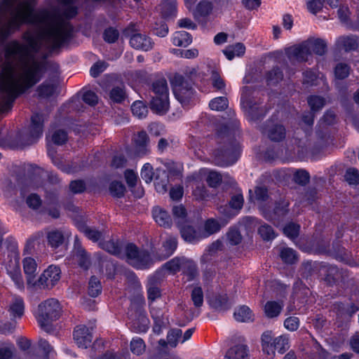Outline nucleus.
<instances>
[{
	"label": "nucleus",
	"mask_w": 359,
	"mask_h": 359,
	"mask_svg": "<svg viewBox=\"0 0 359 359\" xmlns=\"http://www.w3.org/2000/svg\"><path fill=\"white\" fill-rule=\"evenodd\" d=\"M72 0H58L60 9L35 12L36 0L0 1V43L25 24L39 21V29L24 34V43L9 42L0 65V113L8 111L16 97L39 82L41 60L69 36L68 19L76 14ZM0 146H8L0 138Z\"/></svg>",
	"instance_id": "1"
},
{
	"label": "nucleus",
	"mask_w": 359,
	"mask_h": 359,
	"mask_svg": "<svg viewBox=\"0 0 359 359\" xmlns=\"http://www.w3.org/2000/svg\"><path fill=\"white\" fill-rule=\"evenodd\" d=\"M177 239L174 236H168L163 243L162 256L151 255L145 250H140L136 245L128 243L125 247L127 262L136 269H144L151 266L155 262L161 261L171 256L177 248Z\"/></svg>",
	"instance_id": "2"
},
{
	"label": "nucleus",
	"mask_w": 359,
	"mask_h": 359,
	"mask_svg": "<svg viewBox=\"0 0 359 359\" xmlns=\"http://www.w3.org/2000/svg\"><path fill=\"white\" fill-rule=\"evenodd\" d=\"M326 43L321 39L310 38L302 43L288 47L286 55L291 60L297 62L308 61L312 53L322 55L325 53Z\"/></svg>",
	"instance_id": "3"
},
{
	"label": "nucleus",
	"mask_w": 359,
	"mask_h": 359,
	"mask_svg": "<svg viewBox=\"0 0 359 359\" xmlns=\"http://www.w3.org/2000/svg\"><path fill=\"white\" fill-rule=\"evenodd\" d=\"M154 96L150 102V107L154 113L163 115L169 109L168 89L165 79L156 81L153 84Z\"/></svg>",
	"instance_id": "4"
},
{
	"label": "nucleus",
	"mask_w": 359,
	"mask_h": 359,
	"mask_svg": "<svg viewBox=\"0 0 359 359\" xmlns=\"http://www.w3.org/2000/svg\"><path fill=\"white\" fill-rule=\"evenodd\" d=\"M60 311L59 302L55 299H49L39 305L36 318L40 326L48 331L49 324L59 318Z\"/></svg>",
	"instance_id": "5"
},
{
	"label": "nucleus",
	"mask_w": 359,
	"mask_h": 359,
	"mask_svg": "<svg viewBox=\"0 0 359 359\" xmlns=\"http://www.w3.org/2000/svg\"><path fill=\"white\" fill-rule=\"evenodd\" d=\"M160 271H156L155 274L148 278L147 284V296L150 302V312L156 325L160 326L163 323L162 320L163 311L155 308L154 302L156 299L161 297V290L158 285L163 278L159 276Z\"/></svg>",
	"instance_id": "6"
},
{
	"label": "nucleus",
	"mask_w": 359,
	"mask_h": 359,
	"mask_svg": "<svg viewBox=\"0 0 359 359\" xmlns=\"http://www.w3.org/2000/svg\"><path fill=\"white\" fill-rule=\"evenodd\" d=\"M262 347L265 354L269 358H273L276 350L280 353H283L289 348V339L286 335L273 338L271 332L267 331L262 335Z\"/></svg>",
	"instance_id": "7"
},
{
	"label": "nucleus",
	"mask_w": 359,
	"mask_h": 359,
	"mask_svg": "<svg viewBox=\"0 0 359 359\" xmlns=\"http://www.w3.org/2000/svg\"><path fill=\"white\" fill-rule=\"evenodd\" d=\"M254 92L248 86L242 88L241 104L245 112L247 119L252 122L258 119L265 114V111L260 107L254 100Z\"/></svg>",
	"instance_id": "8"
},
{
	"label": "nucleus",
	"mask_w": 359,
	"mask_h": 359,
	"mask_svg": "<svg viewBox=\"0 0 359 359\" xmlns=\"http://www.w3.org/2000/svg\"><path fill=\"white\" fill-rule=\"evenodd\" d=\"M187 268L191 271L195 269V264L192 260L185 257H175L163 264L158 271H160L159 276L163 278L166 273H175Z\"/></svg>",
	"instance_id": "9"
},
{
	"label": "nucleus",
	"mask_w": 359,
	"mask_h": 359,
	"mask_svg": "<svg viewBox=\"0 0 359 359\" xmlns=\"http://www.w3.org/2000/svg\"><path fill=\"white\" fill-rule=\"evenodd\" d=\"M240 156L238 147H227L224 150L217 151L215 161L219 166H229L235 163Z\"/></svg>",
	"instance_id": "10"
},
{
	"label": "nucleus",
	"mask_w": 359,
	"mask_h": 359,
	"mask_svg": "<svg viewBox=\"0 0 359 359\" xmlns=\"http://www.w3.org/2000/svg\"><path fill=\"white\" fill-rule=\"evenodd\" d=\"M60 269L55 265H50L40 276L39 283L43 288L50 289L60 280Z\"/></svg>",
	"instance_id": "11"
},
{
	"label": "nucleus",
	"mask_w": 359,
	"mask_h": 359,
	"mask_svg": "<svg viewBox=\"0 0 359 359\" xmlns=\"http://www.w3.org/2000/svg\"><path fill=\"white\" fill-rule=\"evenodd\" d=\"M71 264H77L84 269H87L90 265V259L85 250L82 248L80 241L76 237L74 240V249Z\"/></svg>",
	"instance_id": "12"
},
{
	"label": "nucleus",
	"mask_w": 359,
	"mask_h": 359,
	"mask_svg": "<svg viewBox=\"0 0 359 359\" xmlns=\"http://www.w3.org/2000/svg\"><path fill=\"white\" fill-rule=\"evenodd\" d=\"M74 340L79 348H87L92 342V329L81 325L76 327L74 331Z\"/></svg>",
	"instance_id": "13"
},
{
	"label": "nucleus",
	"mask_w": 359,
	"mask_h": 359,
	"mask_svg": "<svg viewBox=\"0 0 359 359\" xmlns=\"http://www.w3.org/2000/svg\"><path fill=\"white\" fill-rule=\"evenodd\" d=\"M129 321L130 329L137 333H144L149 329V320L144 311H137L135 316H130Z\"/></svg>",
	"instance_id": "14"
},
{
	"label": "nucleus",
	"mask_w": 359,
	"mask_h": 359,
	"mask_svg": "<svg viewBox=\"0 0 359 359\" xmlns=\"http://www.w3.org/2000/svg\"><path fill=\"white\" fill-rule=\"evenodd\" d=\"M43 116L41 114H34L31 119V124L28 128L27 135L32 143L40 138L43 134Z\"/></svg>",
	"instance_id": "15"
},
{
	"label": "nucleus",
	"mask_w": 359,
	"mask_h": 359,
	"mask_svg": "<svg viewBox=\"0 0 359 359\" xmlns=\"http://www.w3.org/2000/svg\"><path fill=\"white\" fill-rule=\"evenodd\" d=\"M130 45L135 49L148 51L152 49L154 42L151 39L144 34L136 33L130 38Z\"/></svg>",
	"instance_id": "16"
},
{
	"label": "nucleus",
	"mask_w": 359,
	"mask_h": 359,
	"mask_svg": "<svg viewBox=\"0 0 359 359\" xmlns=\"http://www.w3.org/2000/svg\"><path fill=\"white\" fill-rule=\"evenodd\" d=\"M149 137L146 132L140 131L133 138L135 153L137 156H143L148 152Z\"/></svg>",
	"instance_id": "17"
},
{
	"label": "nucleus",
	"mask_w": 359,
	"mask_h": 359,
	"mask_svg": "<svg viewBox=\"0 0 359 359\" xmlns=\"http://www.w3.org/2000/svg\"><path fill=\"white\" fill-rule=\"evenodd\" d=\"M69 231H50L47 234L48 244L52 248H57L64 243L65 238H69Z\"/></svg>",
	"instance_id": "18"
},
{
	"label": "nucleus",
	"mask_w": 359,
	"mask_h": 359,
	"mask_svg": "<svg viewBox=\"0 0 359 359\" xmlns=\"http://www.w3.org/2000/svg\"><path fill=\"white\" fill-rule=\"evenodd\" d=\"M173 93L176 99L183 107H187L192 102L194 92L190 88H185L182 86H175L173 88Z\"/></svg>",
	"instance_id": "19"
},
{
	"label": "nucleus",
	"mask_w": 359,
	"mask_h": 359,
	"mask_svg": "<svg viewBox=\"0 0 359 359\" xmlns=\"http://www.w3.org/2000/svg\"><path fill=\"white\" fill-rule=\"evenodd\" d=\"M197 177L200 180L205 179L209 186L212 187H217L222 180L219 172L207 168L201 169Z\"/></svg>",
	"instance_id": "20"
},
{
	"label": "nucleus",
	"mask_w": 359,
	"mask_h": 359,
	"mask_svg": "<svg viewBox=\"0 0 359 359\" xmlns=\"http://www.w3.org/2000/svg\"><path fill=\"white\" fill-rule=\"evenodd\" d=\"M153 218L161 226L170 228L172 225V219L168 212L160 207H155L152 210Z\"/></svg>",
	"instance_id": "21"
},
{
	"label": "nucleus",
	"mask_w": 359,
	"mask_h": 359,
	"mask_svg": "<svg viewBox=\"0 0 359 359\" xmlns=\"http://www.w3.org/2000/svg\"><path fill=\"white\" fill-rule=\"evenodd\" d=\"M37 269V264L34 259L32 257H25L23 259V269L27 276L28 285H34L35 274Z\"/></svg>",
	"instance_id": "22"
},
{
	"label": "nucleus",
	"mask_w": 359,
	"mask_h": 359,
	"mask_svg": "<svg viewBox=\"0 0 359 359\" xmlns=\"http://www.w3.org/2000/svg\"><path fill=\"white\" fill-rule=\"evenodd\" d=\"M249 354L246 346L237 344L231 346L225 354V359H248Z\"/></svg>",
	"instance_id": "23"
},
{
	"label": "nucleus",
	"mask_w": 359,
	"mask_h": 359,
	"mask_svg": "<svg viewBox=\"0 0 359 359\" xmlns=\"http://www.w3.org/2000/svg\"><path fill=\"white\" fill-rule=\"evenodd\" d=\"M180 232L183 239L189 243H195L203 238L199 231L189 225L181 226Z\"/></svg>",
	"instance_id": "24"
},
{
	"label": "nucleus",
	"mask_w": 359,
	"mask_h": 359,
	"mask_svg": "<svg viewBox=\"0 0 359 359\" xmlns=\"http://www.w3.org/2000/svg\"><path fill=\"white\" fill-rule=\"evenodd\" d=\"M234 318L238 322L248 323L253 321L254 314L247 306H241L235 309Z\"/></svg>",
	"instance_id": "25"
},
{
	"label": "nucleus",
	"mask_w": 359,
	"mask_h": 359,
	"mask_svg": "<svg viewBox=\"0 0 359 359\" xmlns=\"http://www.w3.org/2000/svg\"><path fill=\"white\" fill-rule=\"evenodd\" d=\"M337 46L346 51L353 50L358 48V42L355 36H343L337 40Z\"/></svg>",
	"instance_id": "26"
},
{
	"label": "nucleus",
	"mask_w": 359,
	"mask_h": 359,
	"mask_svg": "<svg viewBox=\"0 0 359 359\" xmlns=\"http://www.w3.org/2000/svg\"><path fill=\"white\" fill-rule=\"evenodd\" d=\"M272 141L279 142L285 137V130L281 125L276 124L264 132Z\"/></svg>",
	"instance_id": "27"
},
{
	"label": "nucleus",
	"mask_w": 359,
	"mask_h": 359,
	"mask_svg": "<svg viewBox=\"0 0 359 359\" xmlns=\"http://www.w3.org/2000/svg\"><path fill=\"white\" fill-rule=\"evenodd\" d=\"M283 304L281 302L269 301L264 305V313L270 318L277 317L281 312Z\"/></svg>",
	"instance_id": "28"
},
{
	"label": "nucleus",
	"mask_w": 359,
	"mask_h": 359,
	"mask_svg": "<svg viewBox=\"0 0 359 359\" xmlns=\"http://www.w3.org/2000/svg\"><path fill=\"white\" fill-rule=\"evenodd\" d=\"M192 41L191 35L185 31L175 32L172 36L173 45L186 47Z\"/></svg>",
	"instance_id": "29"
},
{
	"label": "nucleus",
	"mask_w": 359,
	"mask_h": 359,
	"mask_svg": "<svg viewBox=\"0 0 359 359\" xmlns=\"http://www.w3.org/2000/svg\"><path fill=\"white\" fill-rule=\"evenodd\" d=\"M245 52V47L243 43H238L233 46H228L223 50L224 55L229 60H231L235 57L242 56Z\"/></svg>",
	"instance_id": "30"
},
{
	"label": "nucleus",
	"mask_w": 359,
	"mask_h": 359,
	"mask_svg": "<svg viewBox=\"0 0 359 359\" xmlns=\"http://www.w3.org/2000/svg\"><path fill=\"white\" fill-rule=\"evenodd\" d=\"M210 305L219 311H225L230 306L226 294H219L209 299Z\"/></svg>",
	"instance_id": "31"
},
{
	"label": "nucleus",
	"mask_w": 359,
	"mask_h": 359,
	"mask_svg": "<svg viewBox=\"0 0 359 359\" xmlns=\"http://www.w3.org/2000/svg\"><path fill=\"white\" fill-rule=\"evenodd\" d=\"M24 302L21 297H14L10 305L9 311L13 318H20L24 313Z\"/></svg>",
	"instance_id": "32"
},
{
	"label": "nucleus",
	"mask_w": 359,
	"mask_h": 359,
	"mask_svg": "<svg viewBox=\"0 0 359 359\" xmlns=\"http://www.w3.org/2000/svg\"><path fill=\"white\" fill-rule=\"evenodd\" d=\"M56 84L53 81H46L38 87V95L41 97H48L56 91Z\"/></svg>",
	"instance_id": "33"
},
{
	"label": "nucleus",
	"mask_w": 359,
	"mask_h": 359,
	"mask_svg": "<svg viewBox=\"0 0 359 359\" xmlns=\"http://www.w3.org/2000/svg\"><path fill=\"white\" fill-rule=\"evenodd\" d=\"M77 228L81 232L83 233L88 239L94 242L98 241L102 237V232L95 229L89 227L84 224H77Z\"/></svg>",
	"instance_id": "34"
},
{
	"label": "nucleus",
	"mask_w": 359,
	"mask_h": 359,
	"mask_svg": "<svg viewBox=\"0 0 359 359\" xmlns=\"http://www.w3.org/2000/svg\"><path fill=\"white\" fill-rule=\"evenodd\" d=\"M267 198V190L264 187H257L255 190L254 194L252 190H249V199L254 203L260 204L266 201Z\"/></svg>",
	"instance_id": "35"
},
{
	"label": "nucleus",
	"mask_w": 359,
	"mask_h": 359,
	"mask_svg": "<svg viewBox=\"0 0 359 359\" xmlns=\"http://www.w3.org/2000/svg\"><path fill=\"white\" fill-rule=\"evenodd\" d=\"M7 271L11 278L14 282L15 287L19 290H23L24 281L19 266L17 265L13 268H11L10 266L7 269Z\"/></svg>",
	"instance_id": "36"
},
{
	"label": "nucleus",
	"mask_w": 359,
	"mask_h": 359,
	"mask_svg": "<svg viewBox=\"0 0 359 359\" xmlns=\"http://www.w3.org/2000/svg\"><path fill=\"white\" fill-rule=\"evenodd\" d=\"M338 16L341 22L351 27L353 29L359 31V22L353 25L350 22V11L347 6H342L338 9Z\"/></svg>",
	"instance_id": "37"
},
{
	"label": "nucleus",
	"mask_w": 359,
	"mask_h": 359,
	"mask_svg": "<svg viewBox=\"0 0 359 359\" xmlns=\"http://www.w3.org/2000/svg\"><path fill=\"white\" fill-rule=\"evenodd\" d=\"M212 4L208 1H201L196 6L194 12V15L196 18L201 17H205L208 15L212 11Z\"/></svg>",
	"instance_id": "38"
},
{
	"label": "nucleus",
	"mask_w": 359,
	"mask_h": 359,
	"mask_svg": "<svg viewBox=\"0 0 359 359\" xmlns=\"http://www.w3.org/2000/svg\"><path fill=\"white\" fill-rule=\"evenodd\" d=\"M243 196L241 194L238 193L233 196L231 200L229 202L230 207L233 210L234 212L231 215H228L229 217H232L238 213V211L242 208L243 205Z\"/></svg>",
	"instance_id": "39"
},
{
	"label": "nucleus",
	"mask_w": 359,
	"mask_h": 359,
	"mask_svg": "<svg viewBox=\"0 0 359 359\" xmlns=\"http://www.w3.org/2000/svg\"><path fill=\"white\" fill-rule=\"evenodd\" d=\"M130 351L137 355H142L146 349L144 341L140 337H134L132 339L130 344Z\"/></svg>",
	"instance_id": "40"
},
{
	"label": "nucleus",
	"mask_w": 359,
	"mask_h": 359,
	"mask_svg": "<svg viewBox=\"0 0 359 359\" xmlns=\"http://www.w3.org/2000/svg\"><path fill=\"white\" fill-rule=\"evenodd\" d=\"M222 243L220 241H217L210 245L205 250V253L202 257V259L204 262H208L212 256H214L219 251L222 250Z\"/></svg>",
	"instance_id": "41"
},
{
	"label": "nucleus",
	"mask_w": 359,
	"mask_h": 359,
	"mask_svg": "<svg viewBox=\"0 0 359 359\" xmlns=\"http://www.w3.org/2000/svg\"><path fill=\"white\" fill-rule=\"evenodd\" d=\"M126 97L125 90L121 86L113 88L109 93V98L114 102L120 103Z\"/></svg>",
	"instance_id": "42"
},
{
	"label": "nucleus",
	"mask_w": 359,
	"mask_h": 359,
	"mask_svg": "<svg viewBox=\"0 0 359 359\" xmlns=\"http://www.w3.org/2000/svg\"><path fill=\"white\" fill-rule=\"evenodd\" d=\"M191 298L194 305L199 308L203 304V292L202 288L199 286H194L191 290Z\"/></svg>",
	"instance_id": "43"
},
{
	"label": "nucleus",
	"mask_w": 359,
	"mask_h": 359,
	"mask_svg": "<svg viewBox=\"0 0 359 359\" xmlns=\"http://www.w3.org/2000/svg\"><path fill=\"white\" fill-rule=\"evenodd\" d=\"M131 110L133 115L139 118H144L148 112L147 107L141 101L133 102L131 106Z\"/></svg>",
	"instance_id": "44"
},
{
	"label": "nucleus",
	"mask_w": 359,
	"mask_h": 359,
	"mask_svg": "<svg viewBox=\"0 0 359 359\" xmlns=\"http://www.w3.org/2000/svg\"><path fill=\"white\" fill-rule=\"evenodd\" d=\"M228 106V100L225 97H218L212 99L210 103L209 107L212 110L222 111Z\"/></svg>",
	"instance_id": "45"
},
{
	"label": "nucleus",
	"mask_w": 359,
	"mask_h": 359,
	"mask_svg": "<svg viewBox=\"0 0 359 359\" xmlns=\"http://www.w3.org/2000/svg\"><path fill=\"white\" fill-rule=\"evenodd\" d=\"M102 291L100 281L95 276H92L89 281L88 292L91 297H97Z\"/></svg>",
	"instance_id": "46"
},
{
	"label": "nucleus",
	"mask_w": 359,
	"mask_h": 359,
	"mask_svg": "<svg viewBox=\"0 0 359 359\" xmlns=\"http://www.w3.org/2000/svg\"><path fill=\"white\" fill-rule=\"evenodd\" d=\"M221 226V224L217 220L213 219H208L205 224V233L203 235V238L216 233L220 229Z\"/></svg>",
	"instance_id": "47"
},
{
	"label": "nucleus",
	"mask_w": 359,
	"mask_h": 359,
	"mask_svg": "<svg viewBox=\"0 0 359 359\" xmlns=\"http://www.w3.org/2000/svg\"><path fill=\"white\" fill-rule=\"evenodd\" d=\"M283 79V74L278 69H273L266 74V80L267 85L273 86L278 83Z\"/></svg>",
	"instance_id": "48"
},
{
	"label": "nucleus",
	"mask_w": 359,
	"mask_h": 359,
	"mask_svg": "<svg viewBox=\"0 0 359 359\" xmlns=\"http://www.w3.org/2000/svg\"><path fill=\"white\" fill-rule=\"evenodd\" d=\"M182 332L180 329L170 330L167 336L168 344L171 347H175L177 343L181 341Z\"/></svg>",
	"instance_id": "49"
},
{
	"label": "nucleus",
	"mask_w": 359,
	"mask_h": 359,
	"mask_svg": "<svg viewBox=\"0 0 359 359\" xmlns=\"http://www.w3.org/2000/svg\"><path fill=\"white\" fill-rule=\"evenodd\" d=\"M280 257L283 262L288 264H292L297 260L295 251L289 248H285L281 250Z\"/></svg>",
	"instance_id": "50"
},
{
	"label": "nucleus",
	"mask_w": 359,
	"mask_h": 359,
	"mask_svg": "<svg viewBox=\"0 0 359 359\" xmlns=\"http://www.w3.org/2000/svg\"><path fill=\"white\" fill-rule=\"evenodd\" d=\"M100 245L102 248H103L108 252L117 256L121 255V249L116 243L112 241H109L107 242L100 243Z\"/></svg>",
	"instance_id": "51"
},
{
	"label": "nucleus",
	"mask_w": 359,
	"mask_h": 359,
	"mask_svg": "<svg viewBox=\"0 0 359 359\" xmlns=\"http://www.w3.org/2000/svg\"><path fill=\"white\" fill-rule=\"evenodd\" d=\"M350 73V67L345 63H339L334 69L335 77L339 79H345Z\"/></svg>",
	"instance_id": "52"
},
{
	"label": "nucleus",
	"mask_w": 359,
	"mask_h": 359,
	"mask_svg": "<svg viewBox=\"0 0 359 359\" xmlns=\"http://www.w3.org/2000/svg\"><path fill=\"white\" fill-rule=\"evenodd\" d=\"M210 79L212 81V86L215 88L219 90H223L224 89V82L217 70L211 71Z\"/></svg>",
	"instance_id": "53"
},
{
	"label": "nucleus",
	"mask_w": 359,
	"mask_h": 359,
	"mask_svg": "<svg viewBox=\"0 0 359 359\" xmlns=\"http://www.w3.org/2000/svg\"><path fill=\"white\" fill-rule=\"evenodd\" d=\"M109 191L113 196L120 198L123 196L126 188L121 182H113L110 184Z\"/></svg>",
	"instance_id": "54"
},
{
	"label": "nucleus",
	"mask_w": 359,
	"mask_h": 359,
	"mask_svg": "<svg viewBox=\"0 0 359 359\" xmlns=\"http://www.w3.org/2000/svg\"><path fill=\"white\" fill-rule=\"evenodd\" d=\"M299 231V226L294 223H290L287 224L283 229L284 234L290 238L294 239L297 237Z\"/></svg>",
	"instance_id": "55"
},
{
	"label": "nucleus",
	"mask_w": 359,
	"mask_h": 359,
	"mask_svg": "<svg viewBox=\"0 0 359 359\" xmlns=\"http://www.w3.org/2000/svg\"><path fill=\"white\" fill-rule=\"evenodd\" d=\"M172 214L178 225L185 221L187 215L186 210L182 205L174 206L172 208Z\"/></svg>",
	"instance_id": "56"
},
{
	"label": "nucleus",
	"mask_w": 359,
	"mask_h": 359,
	"mask_svg": "<svg viewBox=\"0 0 359 359\" xmlns=\"http://www.w3.org/2000/svg\"><path fill=\"white\" fill-rule=\"evenodd\" d=\"M172 52L181 57H184L187 59L195 58L198 55V50L196 48H191L189 50H179V49H172Z\"/></svg>",
	"instance_id": "57"
},
{
	"label": "nucleus",
	"mask_w": 359,
	"mask_h": 359,
	"mask_svg": "<svg viewBox=\"0 0 359 359\" xmlns=\"http://www.w3.org/2000/svg\"><path fill=\"white\" fill-rule=\"evenodd\" d=\"M258 231L261 237L266 241L273 239L276 237L273 229L267 224L262 225Z\"/></svg>",
	"instance_id": "58"
},
{
	"label": "nucleus",
	"mask_w": 359,
	"mask_h": 359,
	"mask_svg": "<svg viewBox=\"0 0 359 359\" xmlns=\"http://www.w3.org/2000/svg\"><path fill=\"white\" fill-rule=\"evenodd\" d=\"M141 177L146 183H150L154 177L153 167L149 163L144 164L141 170Z\"/></svg>",
	"instance_id": "59"
},
{
	"label": "nucleus",
	"mask_w": 359,
	"mask_h": 359,
	"mask_svg": "<svg viewBox=\"0 0 359 359\" xmlns=\"http://www.w3.org/2000/svg\"><path fill=\"white\" fill-rule=\"evenodd\" d=\"M308 103L313 111L320 109L325 104V100L320 96H311L308 99Z\"/></svg>",
	"instance_id": "60"
},
{
	"label": "nucleus",
	"mask_w": 359,
	"mask_h": 359,
	"mask_svg": "<svg viewBox=\"0 0 359 359\" xmlns=\"http://www.w3.org/2000/svg\"><path fill=\"white\" fill-rule=\"evenodd\" d=\"M345 179L349 184H357L359 183V172L355 168H349L346 172Z\"/></svg>",
	"instance_id": "61"
},
{
	"label": "nucleus",
	"mask_w": 359,
	"mask_h": 359,
	"mask_svg": "<svg viewBox=\"0 0 359 359\" xmlns=\"http://www.w3.org/2000/svg\"><path fill=\"white\" fill-rule=\"evenodd\" d=\"M299 320L295 316L288 317L284 321L285 328L290 332L296 331L299 328Z\"/></svg>",
	"instance_id": "62"
},
{
	"label": "nucleus",
	"mask_w": 359,
	"mask_h": 359,
	"mask_svg": "<svg viewBox=\"0 0 359 359\" xmlns=\"http://www.w3.org/2000/svg\"><path fill=\"white\" fill-rule=\"evenodd\" d=\"M163 179L159 180L158 178L155 180L154 186L157 192L160 194H164L167 191L168 187V179L165 172H162Z\"/></svg>",
	"instance_id": "63"
},
{
	"label": "nucleus",
	"mask_w": 359,
	"mask_h": 359,
	"mask_svg": "<svg viewBox=\"0 0 359 359\" xmlns=\"http://www.w3.org/2000/svg\"><path fill=\"white\" fill-rule=\"evenodd\" d=\"M227 240L231 245H237L241 241V235L236 229H231L227 233Z\"/></svg>",
	"instance_id": "64"
}]
</instances>
